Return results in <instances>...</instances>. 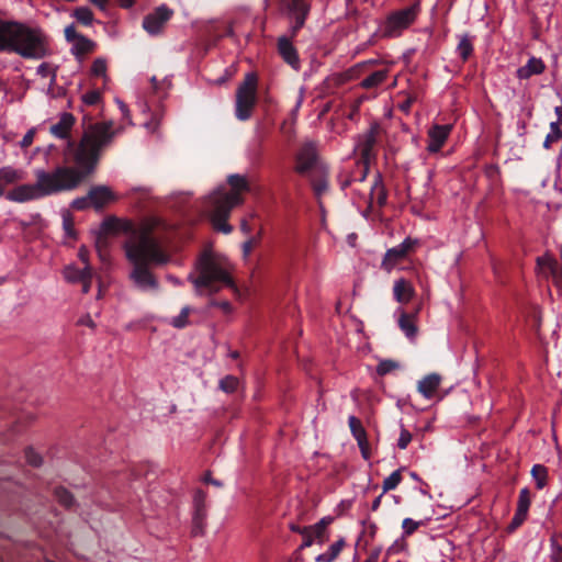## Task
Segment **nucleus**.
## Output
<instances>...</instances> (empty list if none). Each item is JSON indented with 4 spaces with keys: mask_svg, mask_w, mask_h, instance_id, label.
Returning <instances> with one entry per match:
<instances>
[{
    "mask_svg": "<svg viewBox=\"0 0 562 562\" xmlns=\"http://www.w3.org/2000/svg\"><path fill=\"white\" fill-rule=\"evenodd\" d=\"M90 205L89 193L86 196L75 199L71 203V207L78 211L86 210Z\"/></svg>",
    "mask_w": 562,
    "mask_h": 562,
    "instance_id": "nucleus-49",
    "label": "nucleus"
},
{
    "mask_svg": "<svg viewBox=\"0 0 562 562\" xmlns=\"http://www.w3.org/2000/svg\"><path fill=\"white\" fill-rule=\"evenodd\" d=\"M441 383L438 373H430L424 376L417 384V391L425 397L431 398Z\"/></svg>",
    "mask_w": 562,
    "mask_h": 562,
    "instance_id": "nucleus-17",
    "label": "nucleus"
},
{
    "mask_svg": "<svg viewBox=\"0 0 562 562\" xmlns=\"http://www.w3.org/2000/svg\"><path fill=\"white\" fill-rule=\"evenodd\" d=\"M398 327L405 334V336L409 339H413L417 335V326L415 323V315L407 313L405 311L401 312L398 318Z\"/></svg>",
    "mask_w": 562,
    "mask_h": 562,
    "instance_id": "nucleus-20",
    "label": "nucleus"
},
{
    "mask_svg": "<svg viewBox=\"0 0 562 562\" xmlns=\"http://www.w3.org/2000/svg\"><path fill=\"white\" fill-rule=\"evenodd\" d=\"M64 228L69 236L72 235V221L70 218H64Z\"/></svg>",
    "mask_w": 562,
    "mask_h": 562,
    "instance_id": "nucleus-61",
    "label": "nucleus"
},
{
    "mask_svg": "<svg viewBox=\"0 0 562 562\" xmlns=\"http://www.w3.org/2000/svg\"><path fill=\"white\" fill-rule=\"evenodd\" d=\"M24 456H25V460L26 462L34 467V468H38L42 465L43 463V459L41 457V454H38L37 452H35L33 450V448H26L25 451H24Z\"/></svg>",
    "mask_w": 562,
    "mask_h": 562,
    "instance_id": "nucleus-42",
    "label": "nucleus"
},
{
    "mask_svg": "<svg viewBox=\"0 0 562 562\" xmlns=\"http://www.w3.org/2000/svg\"><path fill=\"white\" fill-rule=\"evenodd\" d=\"M203 482L207 483V484H212V485H214L216 487H222L223 486V483L221 481L212 477L211 472H206L204 474Z\"/></svg>",
    "mask_w": 562,
    "mask_h": 562,
    "instance_id": "nucleus-57",
    "label": "nucleus"
},
{
    "mask_svg": "<svg viewBox=\"0 0 562 562\" xmlns=\"http://www.w3.org/2000/svg\"><path fill=\"white\" fill-rule=\"evenodd\" d=\"M257 82L256 74L249 72L237 89L235 115L239 121H247L251 116L257 101Z\"/></svg>",
    "mask_w": 562,
    "mask_h": 562,
    "instance_id": "nucleus-8",
    "label": "nucleus"
},
{
    "mask_svg": "<svg viewBox=\"0 0 562 562\" xmlns=\"http://www.w3.org/2000/svg\"><path fill=\"white\" fill-rule=\"evenodd\" d=\"M92 277H93V270H91V271H90V272L85 277V279H82V280L80 281V283L82 284V293L87 294V293L90 291Z\"/></svg>",
    "mask_w": 562,
    "mask_h": 562,
    "instance_id": "nucleus-54",
    "label": "nucleus"
},
{
    "mask_svg": "<svg viewBox=\"0 0 562 562\" xmlns=\"http://www.w3.org/2000/svg\"><path fill=\"white\" fill-rule=\"evenodd\" d=\"M422 524H423L422 521H415L412 518H405L402 521V528L404 530V536L408 537V536L413 535Z\"/></svg>",
    "mask_w": 562,
    "mask_h": 562,
    "instance_id": "nucleus-45",
    "label": "nucleus"
},
{
    "mask_svg": "<svg viewBox=\"0 0 562 562\" xmlns=\"http://www.w3.org/2000/svg\"><path fill=\"white\" fill-rule=\"evenodd\" d=\"M91 206L95 210H102L105 204L114 200V193L106 186H94L88 191Z\"/></svg>",
    "mask_w": 562,
    "mask_h": 562,
    "instance_id": "nucleus-16",
    "label": "nucleus"
},
{
    "mask_svg": "<svg viewBox=\"0 0 562 562\" xmlns=\"http://www.w3.org/2000/svg\"><path fill=\"white\" fill-rule=\"evenodd\" d=\"M371 200H376V203L380 206H383L386 203L387 199V192L383 184L382 176L381 173H376L374 177V182L371 187L370 192Z\"/></svg>",
    "mask_w": 562,
    "mask_h": 562,
    "instance_id": "nucleus-22",
    "label": "nucleus"
},
{
    "mask_svg": "<svg viewBox=\"0 0 562 562\" xmlns=\"http://www.w3.org/2000/svg\"><path fill=\"white\" fill-rule=\"evenodd\" d=\"M294 171L300 176H307L327 165L319 156L318 144L314 140H304L294 155Z\"/></svg>",
    "mask_w": 562,
    "mask_h": 562,
    "instance_id": "nucleus-7",
    "label": "nucleus"
},
{
    "mask_svg": "<svg viewBox=\"0 0 562 562\" xmlns=\"http://www.w3.org/2000/svg\"><path fill=\"white\" fill-rule=\"evenodd\" d=\"M25 172L12 167H2V181L13 183L24 180Z\"/></svg>",
    "mask_w": 562,
    "mask_h": 562,
    "instance_id": "nucleus-32",
    "label": "nucleus"
},
{
    "mask_svg": "<svg viewBox=\"0 0 562 562\" xmlns=\"http://www.w3.org/2000/svg\"><path fill=\"white\" fill-rule=\"evenodd\" d=\"M411 441H412V434L406 428H404L402 426L400 438L397 440V447L402 450L406 449Z\"/></svg>",
    "mask_w": 562,
    "mask_h": 562,
    "instance_id": "nucleus-48",
    "label": "nucleus"
},
{
    "mask_svg": "<svg viewBox=\"0 0 562 562\" xmlns=\"http://www.w3.org/2000/svg\"><path fill=\"white\" fill-rule=\"evenodd\" d=\"M531 475L536 481L537 488L542 490L547 484V468L541 464H535L531 469Z\"/></svg>",
    "mask_w": 562,
    "mask_h": 562,
    "instance_id": "nucleus-31",
    "label": "nucleus"
},
{
    "mask_svg": "<svg viewBox=\"0 0 562 562\" xmlns=\"http://www.w3.org/2000/svg\"><path fill=\"white\" fill-rule=\"evenodd\" d=\"M527 518V515L525 514H521V513H518L516 510L512 521L509 522V525L507 526V531L508 532H514L517 528H519L524 521L526 520Z\"/></svg>",
    "mask_w": 562,
    "mask_h": 562,
    "instance_id": "nucleus-47",
    "label": "nucleus"
},
{
    "mask_svg": "<svg viewBox=\"0 0 562 562\" xmlns=\"http://www.w3.org/2000/svg\"><path fill=\"white\" fill-rule=\"evenodd\" d=\"M356 440L360 449L369 446L367 434H364L363 437L356 438Z\"/></svg>",
    "mask_w": 562,
    "mask_h": 562,
    "instance_id": "nucleus-62",
    "label": "nucleus"
},
{
    "mask_svg": "<svg viewBox=\"0 0 562 562\" xmlns=\"http://www.w3.org/2000/svg\"><path fill=\"white\" fill-rule=\"evenodd\" d=\"M536 261H537V266L539 268H541V269L547 268L550 270L552 276H555L558 261L553 257H551L549 255H544V256L538 257Z\"/></svg>",
    "mask_w": 562,
    "mask_h": 562,
    "instance_id": "nucleus-38",
    "label": "nucleus"
},
{
    "mask_svg": "<svg viewBox=\"0 0 562 562\" xmlns=\"http://www.w3.org/2000/svg\"><path fill=\"white\" fill-rule=\"evenodd\" d=\"M458 38H459V43L457 45V54L463 61H467L472 56L473 50H474V46H473L474 36L465 33V34L458 35Z\"/></svg>",
    "mask_w": 562,
    "mask_h": 562,
    "instance_id": "nucleus-21",
    "label": "nucleus"
},
{
    "mask_svg": "<svg viewBox=\"0 0 562 562\" xmlns=\"http://www.w3.org/2000/svg\"><path fill=\"white\" fill-rule=\"evenodd\" d=\"M387 77V70L381 69L372 72L361 82V86L366 89H372L380 86Z\"/></svg>",
    "mask_w": 562,
    "mask_h": 562,
    "instance_id": "nucleus-29",
    "label": "nucleus"
},
{
    "mask_svg": "<svg viewBox=\"0 0 562 562\" xmlns=\"http://www.w3.org/2000/svg\"><path fill=\"white\" fill-rule=\"evenodd\" d=\"M239 386V379L235 375H225L218 382V389L227 394L235 393Z\"/></svg>",
    "mask_w": 562,
    "mask_h": 562,
    "instance_id": "nucleus-30",
    "label": "nucleus"
},
{
    "mask_svg": "<svg viewBox=\"0 0 562 562\" xmlns=\"http://www.w3.org/2000/svg\"><path fill=\"white\" fill-rule=\"evenodd\" d=\"M307 531L302 532L303 542L300 546L299 550H303L305 548L311 547L314 543H317V538L315 537L314 530L311 526H306Z\"/></svg>",
    "mask_w": 562,
    "mask_h": 562,
    "instance_id": "nucleus-43",
    "label": "nucleus"
},
{
    "mask_svg": "<svg viewBox=\"0 0 562 562\" xmlns=\"http://www.w3.org/2000/svg\"><path fill=\"white\" fill-rule=\"evenodd\" d=\"M281 7L294 22L289 29V36L282 35L278 38L277 49L285 64L294 70H299L301 60L292 40L297 36L300 30L305 25L311 7L306 0H281Z\"/></svg>",
    "mask_w": 562,
    "mask_h": 562,
    "instance_id": "nucleus-6",
    "label": "nucleus"
},
{
    "mask_svg": "<svg viewBox=\"0 0 562 562\" xmlns=\"http://www.w3.org/2000/svg\"><path fill=\"white\" fill-rule=\"evenodd\" d=\"M531 504V495L530 491L527 487H524L519 492L518 502H517V512L528 515V510Z\"/></svg>",
    "mask_w": 562,
    "mask_h": 562,
    "instance_id": "nucleus-33",
    "label": "nucleus"
},
{
    "mask_svg": "<svg viewBox=\"0 0 562 562\" xmlns=\"http://www.w3.org/2000/svg\"><path fill=\"white\" fill-rule=\"evenodd\" d=\"M191 308L189 306H184L180 314L172 318L170 324L176 328H184L189 324V314Z\"/></svg>",
    "mask_w": 562,
    "mask_h": 562,
    "instance_id": "nucleus-39",
    "label": "nucleus"
},
{
    "mask_svg": "<svg viewBox=\"0 0 562 562\" xmlns=\"http://www.w3.org/2000/svg\"><path fill=\"white\" fill-rule=\"evenodd\" d=\"M48 65L46 63H43L38 66L37 72L42 75L43 77L47 76Z\"/></svg>",
    "mask_w": 562,
    "mask_h": 562,
    "instance_id": "nucleus-64",
    "label": "nucleus"
},
{
    "mask_svg": "<svg viewBox=\"0 0 562 562\" xmlns=\"http://www.w3.org/2000/svg\"><path fill=\"white\" fill-rule=\"evenodd\" d=\"M74 16L83 25H90L93 21V13L88 7H79L75 9Z\"/></svg>",
    "mask_w": 562,
    "mask_h": 562,
    "instance_id": "nucleus-37",
    "label": "nucleus"
},
{
    "mask_svg": "<svg viewBox=\"0 0 562 562\" xmlns=\"http://www.w3.org/2000/svg\"><path fill=\"white\" fill-rule=\"evenodd\" d=\"M376 525L375 524H370L366 530V533L371 538L373 539L374 536H375V532H376Z\"/></svg>",
    "mask_w": 562,
    "mask_h": 562,
    "instance_id": "nucleus-63",
    "label": "nucleus"
},
{
    "mask_svg": "<svg viewBox=\"0 0 562 562\" xmlns=\"http://www.w3.org/2000/svg\"><path fill=\"white\" fill-rule=\"evenodd\" d=\"M417 245L416 239H412L411 237L405 238L400 245L387 249L382 260L381 267L390 272L395 265L404 259Z\"/></svg>",
    "mask_w": 562,
    "mask_h": 562,
    "instance_id": "nucleus-11",
    "label": "nucleus"
},
{
    "mask_svg": "<svg viewBox=\"0 0 562 562\" xmlns=\"http://www.w3.org/2000/svg\"><path fill=\"white\" fill-rule=\"evenodd\" d=\"M227 182L232 190L220 187L203 201V210L210 217L213 227L224 234H229L233 227L227 223L234 206L244 202L241 194L250 190L248 180L240 175H231Z\"/></svg>",
    "mask_w": 562,
    "mask_h": 562,
    "instance_id": "nucleus-3",
    "label": "nucleus"
},
{
    "mask_svg": "<svg viewBox=\"0 0 562 562\" xmlns=\"http://www.w3.org/2000/svg\"><path fill=\"white\" fill-rule=\"evenodd\" d=\"M346 542L342 538L334 542L325 553H321L315 558L316 562H333L344 549Z\"/></svg>",
    "mask_w": 562,
    "mask_h": 562,
    "instance_id": "nucleus-26",
    "label": "nucleus"
},
{
    "mask_svg": "<svg viewBox=\"0 0 562 562\" xmlns=\"http://www.w3.org/2000/svg\"><path fill=\"white\" fill-rule=\"evenodd\" d=\"M240 229L245 234H249L252 229L251 225L249 224V221L247 218H244L240 223Z\"/></svg>",
    "mask_w": 562,
    "mask_h": 562,
    "instance_id": "nucleus-59",
    "label": "nucleus"
},
{
    "mask_svg": "<svg viewBox=\"0 0 562 562\" xmlns=\"http://www.w3.org/2000/svg\"><path fill=\"white\" fill-rule=\"evenodd\" d=\"M91 3L97 5L100 10H105L109 4V0H89Z\"/></svg>",
    "mask_w": 562,
    "mask_h": 562,
    "instance_id": "nucleus-60",
    "label": "nucleus"
},
{
    "mask_svg": "<svg viewBox=\"0 0 562 562\" xmlns=\"http://www.w3.org/2000/svg\"><path fill=\"white\" fill-rule=\"evenodd\" d=\"M401 472H402V470L398 469V470L392 472L383 481V484H382L383 493H386L389 491L395 490L398 486V484L402 482V474H401Z\"/></svg>",
    "mask_w": 562,
    "mask_h": 562,
    "instance_id": "nucleus-35",
    "label": "nucleus"
},
{
    "mask_svg": "<svg viewBox=\"0 0 562 562\" xmlns=\"http://www.w3.org/2000/svg\"><path fill=\"white\" fill-rule=\"evenodd\" d=\"M100 99L101 93L98 90L89 91L82 97L83 102L88 105L97 104L100 101Z\"/></svg>",
    "mask_w": 562,
    "mask_h": 562,
    "instance_id": "nucleus-50",
    "label": "nucleus"
},
{
    "mask_svg": "<svg viewBox=\"0 0 562 562\" xmlns=\"http://www.w3.org/2000/svg\"><path fill=\"white\" fill-rule=\"evenodd\" d=\"M82 34L76 31V27L71 24L65 29V38L69 43H75Z\"/></svg>",
    "mask_w": 562,
    "mask_h": 562,
    "instance_id": "nucleus-52",
    "label": "nucleus"
},
{
    "mask_svg": "<svg viewBox=\"0 0 562 562\" xmlns=\"http://www.w3.org/2000/svg\"><path fill=\"white\" fill-rule=\"evenodd\" d=\"M333 522V518L330 516L323 517L318 522L312 525V529L314 530L315 537L317 538V543L323 544L328 540L327 527Z\"/></svg>",
    "mask_w": 562,
    "mask_h": 562,
    "instance_id": "nucleus-27",
    "label": "nucleus"
},
{
    "mask_svg": "<svg viewBox=\"0 0 562 562\" xmlns=\"http://www.w3.org/2000/svg\"><path fill=\"white\" fill-rule=\"evenodd\" d=\"M375 144V134L373 131H370L359 145L361 158L364 160L366 164H368L369 160L373 157V149Z\"/></svg>",
    "mask_w": 562,
    "mask_h": 562,
    "instance_id": "nucleus-23",
    "label": "nucleus"
},
{
    "mask_svg": "<svg viewBox=\"0 0 562 562\" xmlns=\"http://www.w3.org/2000/svg\"><path fill=\"white\" fill-rule=\"evenodd\" d=\"M451 130L452 125L450 124L432 125L428 131L427 150L431 154L438 153L448 139Z\"/></svg>",
    "mask_w": 562,
    "mask_h": 562,
    "instance_id": "nucleus-13",
    "label": "nucleus"
},
{
    "mask_svg": "<svg viewBox=\"0 0 562 562\" xmlns=\"http://www.w3.org/2000/svg\"><path fill=\"white\" fill-rule=\"evenodd\" d=\"M546 66L540 58L531 57L527 64L517 70V77L519 79H528L533 75H540L543 72Z\"/></svg>",
    "mask_w": 562,
    "mask_h": 562,
    "instance_id": "nucleus-18",
    "label": "nucleus"
},
{
    "mask_svg": "<svg viewBox=\"0 0 562 562\" xmlns=\"http://www.w3.org/2000/svg\"><path fill=\"white\" fill-rule=\"evenodd\" d=\"M257 243L258 239L256 237H251L248 240H246L243 245L244 255L248 256Z\"/></svg>",
    "mask_w": 562,
    "mask_h": 562,
    "instance_id": "nucleus-55",
    "label": "nucleus"
},
{
    "mask_svg": "<svg viewBox=\"0 0 562 562\" xmlns=\"http://www.w3.org/2000/svg\"><path fill=\"white\" fill-rule=\"evenodd\" d=\"M92 270L91 266H85L83 269H79L75 266H67L64 269V277L70 283H78Z\"/></svg>",
    "mask_w": 562,
    "mask_h": 562,
    "instance_id": "nucleus-25",
    "label": "nucleus"
},
{
    "mask_svg": "<svg viewBox=\"0 0 562 562\" xmlns=\"http://www.w3.org/2000/svg\"><path fill=\"white\" fill-rule=\"evenodd\" d=\"M95 249L102 261H106L109 257V239L106 236L98 234L95 236Z\"/></svg>",
    "mask_w": 562,
    "mask_h": 562,
    "instance_id": "nucleus-36",
    "label": "nucleus"
},
{
    "mask_svg": "<svg viewBox=\"0 0 562 562\" xmlns=\"http://www.w3.org/2000/svg\"><path fill=\"white\" fill-rule=\"evenodd\" d=\"M9 432L12 437L22 434L34 419L33 414L24 411H12L7 416Z\"/></svg>",
    "mask_w": 562,
    "mask_h": 562,
    "instance_id": "nucleus-14",
    "label": "nucleus"
},
{
    "mask_svg": "<svg viewBox=\"0 0 562 562\" xmlns=\"http://www.w3.org/2000/svg\"><path fill=\"white\" fill-rule=\"evenodd\" d=\"M550 543L552 549V562H562V546L558 543L555 535L551 537Z\"/></svg>",
    "mask_w": 562,
    "mask_h": 562,
    "instance_id": "nucleus-46",
    "label": "nucleus"
},
{
    "mask_svg": "<svg viewBox=\"0 0 562 562\" xmlns=\"http://www.w3.org/2000/svg\"><path fill=\"white\" fill-rule=\"evenodd\" d=\"M79 259L85 263V266L89 265V251L86 247H81L78 251Z\"/></svg>",
    "mask_w": 562,
    "mask_h": 562,
    "instance_id": "nucleus-58",
    "label": "nucleus"
},
{
    "mask_svg": "<svg viewBox=\"0 0 562 562\" xmlns=\"http://www.w3.org/2000/svg\"><path fill=\"white\" fill-rule=\"evenodd\" d=\"M198 274L190 273L188 280L194 285L196 295H213L223 285L235 288V283L223 262L210 251H204L195 263Z\"/></svg>",
    "mask_w": 562,
    "mask_h": 562,
    "instance_id": "nucleus-5",
    "label": "nucleus"
},
{
    "mask_svg": "<svg viewBox=\"0 0 562 562\" xmlns=\"http://www.w3.org/2000/svg\"><path fill=\"white\" fill-rule=\"evenodd\" d=\"M35 133H36L35 128L29 130L27 133L22 138V140L20 142V146L22 148H27L29 146H31L34 140Z\"/></svg>",
    "mask_w": 562,
    "mask_h": 562,
    "instance_id": "nucleus-53",
    "label": "nucleus"
},
{
    "mask_svg": "<svg viewBox=\"0 0 562 562\" xmlns=\"http://www.w3.org/2000/svg\"><path fill=\"white\" fill-rule=\"evenodd\" d=\"M415 291L412 284L406 281L405 279H398L395 281L393 286V294L394 299L398 303H407L412 296L414 295Z\"/></svg>",
    "mask_w": 562,
    "mask_h": 562,
    "instance_id": "nucleus-19",
    "label": "nucleus"
},
{
    "mask_svg": "<svg viewBox=\"0 0 562 562\" xmlns=\"http://www.w3.org/2000/svg\"><path fill=\"white\" fill-rule=\"evenodd\" d=\"M419 10V3L416 2L407 8L391 12L381 27L382 36L389 38L400 36L404 30L415 22Z\"/></svg>",
    "mask_w": 562,
    "mask_h": 562,
    "instance_id": "nucleus-9",
    "label": "nucleus"
},
{
    "mask_svg": "<svg viewBox=\"0 0 562 562\" xmlns=\"http://www.w3.org/2000/svg\"><path fill=\"white\" fill-rule=\"evenodd\" d=\"M156 225L157 222L153 220L135 227L130 222L109 216L102 222L98 233L106 237L120 232L130 235L124 244L126 258L132 265L130 279L142 291L158 290L159 283L151 267L166 265L170 260L160 240L154 235Z\"/></svg>",
    "mask_w": 562,
    "mask_h": 562,
    "instance_id": "nucleus-2",
    "label": "nucleus"
},
{
    "mask_svg": "<svg viewBox=\"0 0 562 562\" xmlns=\"http://www.w3.org/2000/svg\"><path fill=\"white\" fill-rule=\"evenodd\" d=\"M348 424L355 439L358 437H363V435L367 434L360 419L357 418L356 416H349Z\"/></svg>",
    "mask_w": 562,
    "mask_h": 562,
    "instance_id": "nucleus-40",
    "label": "nucleus"
},
{
    "mask_svg": "<svg viewBox=\"0 0 562 562\" xmlns=\"http://www.w3.org/2000/svg\"><path fill=\"white\" fill-rule=\"evenodd\" d=\"M2 50L38 60L50 54L47 36L38 29L2 20Z\"/></svg>",
    "mask_w": 562,
    "mask_h": 562,
    "instance_id": "nucleus-4",
    "label": "nucleus"
},
{
    "mask_svg": "<svg viewBox=\"0 0 562 562\" xmlns=\"http://www.w3.org/2000/svg\"><path fill=\"white\" fill-rule=\"evenodd\" d=\"M95 43L91 41L90 38L86 37L85 35H81L75 43L71 48L72 54L77 58H81L82 56L90 54L94 50Z\"/></svg>",
    "mask_w": 562,
    "mask_h": 562,
    "instance_id": "nucleus-24",
    "label": "nucleus"
},
{
    "mask_svg": "<svg viewBox=\"0 0 562 562\" xmlns=\"http://www.w3.org/2000/svg\"><path fill=\"white\" fill-rule=\"evenodd\" d=\"M404 547H405V543L396 541V542H394V543H393V544L387 549V551H386V555H387V557H391V555H393V554H396V553L401 552V551L404 549Z\"/></svg>",
    "mask_w": 562,
    "mask_h": 562,
    "instance_id": "nucleus-56",
    "label": "nucleus"
},
{
    "mask_svg": "<svg viewBox=\"0 0 562 562\" xmlns=\"http://www.w3.org/2000/svg\"><path fill=\"white\" fill-rule=\"evenodd\" d=\"M54 496L57 502L67 509H70L76 504L74 495L64 486L55 487Z\"/></svg>",
    "mask_w": 562,
    "mask_h": 562,
    "instance_id": "nucleus-28",
    "label": "nucleus"
},
{
    "mask_svg": "<svg viewBox=\"0 0 562 562\" xmlns=\"http://www.w3.org/2000/svg\"><path fill=\"white\" fill-rule=\"evenodd\" d=\"M172 15L173 11L166 4H161L144 18L143 27L148 34L158 35Z\"/></svg>",
    "mask_w": 562,
    "mask_h": 562,
    "instance_id": "nucleus-10",
    "label": "nucleus"
},
{
    "mask_svg": "<svg viewBox=\"0 0 562 562\" xmlns=\"http://www.w3.org/2000/svg\"><path fill=\"white\" fill-rule=\"evenodd\" d=\"M206 493L202 490H196L193 496V519H192V533L200 536L203 533L205 519H206Z\"/></svg>",
    "mask_w": 562,
    "mask_h": 562,
    "instance_id": "nucleus-12",
    "label": "nucleus"
},
{
    "mask_svg": "<svg viewBox=\"0 0 562 562\" xmlns=\"http://www.w3.org/2000/svg\"><path fill=\"white\" fill-rule=\"evenodd\" d=\"M76 123L74 114L64 112L59 121L49 128L52 135L66 139L64 150L66 160H71L76 167L58 166L53 171L37 169L34 171L35 183L15 186L5 192V199L16 203H25L50 196L78 188L97 168L102 151L113 140L115 132L113 122L93 123L83 116L82 136L77 143L70 138V131Z\"/></svg>",
    "mask_w": 562,
    "mask_h": 562,
    "instance_id": "nucleus-1",
    "label": "nucleus"
},
{
    "mask_svg": "<svg viewBox=\"0 0 562 562\" xmlns=\"http://www.w3.org/2000/svg\"><path fill=\"white\" fill-rule=\"evenodd\" d=\"M209 306L220 307L226 314L232 312V304L228 301H217L215 299H211L209 302Z\"/></svg>",
    "mask_w": 562,
    "mask_h": 562,
    "instance_id": "nucleus-51",
    "label": "nucleus"
},
{
    "mask_svg": "<svg viewBox=\"0 0 562 562\" xmlns=\"http://www.w3.org/2000/svg\"><path fill=\"white\" fill-rule=\"evenodd\" d=\"M106 60L104 58H97L91 66V74L93 76L105 77Z\"/></svg>",
    "mask_w": 562,
    "mask_h": 562,
    "instance_id": "nucleus-44",
    "label": "nucleus"
},
{
    "mask_svg": "<svg viewBox=\"0 0 562 562\" xmlns=\"http://www.w3.org/2000/svg\"><path fill=\"white\" fill-rule=\"evenodd\" d=\"M550 133L546 136L543 142V147L546 149H549L554 142L562 139V130L560 128L559 122H552L550 124Z\"/></svg>",
    "mask_w": 562,
    "mask_h": 562,
    "instance_id": "nucleus-34",
    "label": "nucleus"
},
{
    "mask_svg": "<svg viewBox=\"0 0 562 562\" xmlns=\"http://www.w3.org/2000/svg\"><path fill=\"white\" fill-rule=\"evenodd\" d=\"M400 364L394 361V360H382L378 367H376V372L378 374L380 375H385L396 369H398Z\"/></svg>",
    "mask_w": 562,
    "mask_h": 562,
    "instance_id": "nucleus-41",
    "label": "nucleus"
},
{
    "mask_svg": "<svg viewBox=\"0 0 562 562\" xmlns=\"http://www.w3.org/2000/svg\"><path fill=\"white\" fill-rule=\"evenodd\" d=\"M310 180V183L312 186L313 192L315 198L318 201L319 206H322L321 198L324 193L327 192L329 183H328V177H329V170L328 167H324L315 172H312L306 176Z\"/></svg>",
    "mask_w": 562,
    "mask_h": 562,
    "instance_id": "nucleus-15",
    "label": "nucleus"
}]
</instances>
